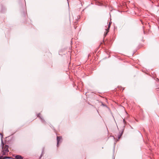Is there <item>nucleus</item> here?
I'll list each match as a JSON object with an SVG mask.
<instances>
[{
  "instance_id": "nucleus-1",
  "label": "nucleus",
  "mask_w": 159,
  "mask_h": 159,
  "mask_svg": "<svg viewBox=\"0 0 159 159\" xmlns=\"http://www.w3.org/2000/svg\"><path fill=\"white\" fill-rule=\"evenodd\" d=\"M2 155H7L8 152H9L8 150V148L9 146L7 145H5L4 147V143L2 141Z\"/></svg>"
},
{
  "instance_id": "nucleus-2",
  "label": "nucleus",
  "mask_w": 159,
  "mask_h": 159,
  "mask_svg": "<svg viewBox=\"0 0 159 159\" xmlns=\"http://www.w3.org/2000/svg\"><path fill=\"white\" fill-rule=\"evenodd\" d=\"M111 24V22H110L108 24L107 28L105 29V31L104 32V37H105L106 36L107 33L108 32L110 28Z\"/></svg>"
},
{
  "instance_id": "nucleus-7",
  "label": "nucleus",
  "mask_w": 159,
  "mask_h": 159,
  "mask_svg": "<svg viewBox=\"0 0 159 159\" xmlns=\"http://www.w3.org/2000/svg\"><path fill=\"white\" fill-rule=\"evenodd\" d=\"M43 155V152H42V153L41 154V157H40V158H41V157Z\"/></svg>"
},
{
  "instance_id": "nucleus-4",
  "label": "nucleus",
  "mask_w": 159,
  "mask_h": 159,
  "mask_svg": "<svg viewBox=\"0 0 159 159\" xmlns=\"http://www.w3.org/2000/svg\"><path fill=\"white\" fill-rule=\"evenodd\" d=\"M123 134V131L121 132H120L119 133V134L118 135V139H120V137H121V136Z\"/></svg>"
},
{
  "instance_id": "nucleus-5",
  "label": "nucleus",
  "mask_w": 159,
  "mask_h": 159,
  "mask_svg": "<svg viewBox=\"0 0 159 159\" xmlns=\"http://www.w3.org/2000/svg\"><path fill=\"white\" fill-rule=\"evenodd\" d=\"M11 157H4L2 159H9L11 158Z\"/></svg>"
},
{
  "instance_id": "nucleus-3",
  "label": "nucleus",
  "mask_w": 159,
  "mask_h": 159,
  "mask_svg": "<svg viewBox=\"0 0 159 159\" xmlns=\"http://www.w3.org/2000/svg\"><path fill=\"white\" fill-rule=\"evenodd\" d=\"M62 138L61 136H58L57 137V145H58L59 142L60 140Z\"/></svg>"
},
{
  "instance_id": "nucleus-6",
  "label": "nucleus",
  "mask_w": 159,
  "mask_h": 159,
  "mask_svg": "<svg viewBox=\"0 0 159 159\" xmlns=\"http://www.w3.org/2000/svg\"><path fill=\"white\" fill-rule=\"evenodd\" d=\"M0 135H1V138L2 139L3 137V135L1 133H0Z\"/></svg>"
}]
</instances>
